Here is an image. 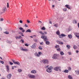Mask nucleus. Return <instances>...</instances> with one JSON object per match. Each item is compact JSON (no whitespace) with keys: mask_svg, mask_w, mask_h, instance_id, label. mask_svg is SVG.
<instances>
[{"mask_svg":"<svg viewBox=\"0 0 79 79\" xmlns=\"http://www.w3.org/2000/svg\"><path fill=\"white\" fill-rule=\"evenodd\" d=\"M73 48H74V49H75H75H76V48H77V46L75 45H74L73 46Z\"/></svg>","mask_w":79,"mask_h":79,"instance_id":"obj_34","label":"nucleus"},{"mask_svg":"<svg viewBox=\"0 0 79 79\" xmlns=\"http://www.w3.org/2000/svg\"><path fill=\"white\" fill-rule=\"evenodd\" d=\"M40 34H41V35H44V33L42 31H40L39 32Z\"/></svg>","mask_w":79,"mask_h":79,"instance_id":"obj_36","label":"nucleus"},{"mask_svg":"<svg viewBox=\"0 0 79 79\" xmlns=\"http://www.w3.org/2000/svg\"><path fill=\"white\" fill-rule=\"evenodd\" d=\"M41 55H42V52H38V55L39 56V57Z\"/></svg>","mask_w":79,"mask_h":79,"instance_id":"obj_32","label":"nucleus"},{"mask_svg":"<svg viewBox=\"0 0 79 79\" xmlns=\"http://www.w3.org/2000/svg\"><path fill=\"white\" fill-rule=\"evenodd\" d=\"M68 49H70L71 48V46L67 45H66Z\"/></svg>","mask_w":79,"mask_h":79,"instance_id":"obj_25","label":"nucleus"},{"mask_svg":"<svg viewBox=\"0 0 79 79\" xmlns=\"http://www.w3.org/2000/svg\"><path fill=\"white\" fill-rule=\"evenodd\" d=\"M69 55H71V53L70 52H69Z\"/></svg>","mask_w":79,"mask_h":79,"instance_id":"obj_60","label":"nucleus"},{"mask_svg":"<svg viewBox=\"0 0 79 79\" xmlns=\"http://www.w3.org/2000/svg\"><path fill=\"white\" fill-rule=\"evenodd\" d=\"M75 35L76 36V37H77V36H78L79 35V34L78 33H75Z\"/></svg>","mask_w":79,"mask_h":79,"instance_id":"obj_28","label":"nucleus"},{"mask_svg":"<svg viewBox=\"0 0 79 79\" xmlns=\"http://www.w3.org/2000/svg\"><path fill=\"white\" fill-rule=\"evenodd\" d=\"M57 44H60V45H63V43L61 41L58 40L57 41Z\"/></svg>","mask_w":79,"mask_h":79,"instance_id":"obj_8","label":"nucleus"},{"mask_svg":"<svg viewBox=\"0 0 79 79\" xmlns=\"http://www.w3.org/2000/svg\"><path fill=\"white\" fill-rule=\"evenodd\" d=\"M64 73H69V71L68 70L65 69L64 71Z\"/></svg>","mask_w":79,"mask_h":79,"instance_id":"obj_18","label":"nucleus"},{"mask_svg":"<svg viewBox=\"0 0 79 79\" xmlns=\"http://www.w3.org/2000/svg\"><path fill=\"white\" fill-rule=\"evenodd\" d=\"M55 48H59V45H56L55 47Z\"/></svg>","mask_w":79,"mask_h":79,"instance_id":"obj_37","label":"nucleus"},{"mask_svg":"<svg viewBox=\"0 0 79 79\" xmlns=\"http://www.w3.org/2000/svg\"><path fill=\"white\" fill-rule=\"evenodd\" d=\"M25 46H26L27 47H28V46H29V45L27 44H25Z\"/></svg>","mask_w":79,"mask_h":79,"instance_id":"obj_56","label":"nucleus"},{"mask_svg":"<svg viewBox=\"0 0 79 79\" xmlns=\"http://www.w3.org/2000/svg\"><path fill=\"white\" fill-rule=\"evenodd\" d=\"M19 29L20 30H23V28L22 27H20L19 28Z\"/></svg>","mask_w":79,"mask_h":79,"instance_id":"obj_42","label":"nucleus"},{"mask_svg":"<svg viewBox=\"0 0 79 79\" xmlns=\"http://www.w3.org/2000/svg\"><path fill=\"white\" fill-rule=\"evenodd\" d=\"M41 38L42 39H43L44 41H45V42H46V45H49L50 44V42L49 41H47L48 40L47 39V36L45 35H41Z\"/></svg>","mask_w":79,"mask_h":79,"instance_id":"obj_1","label":"nucleus"},{"mask_svg":"<svg viewBox=\"0 0 79 79\" xmlns=\"http://www.w3.org/2000/svg\"><path fill=\"white\" fill-rule=\"evenodd\" d=\"M58 56H59V55L56 54H54L52 57V58L54 60L57 59Z\"/></svg>","mask_w":79,"mask_h":79,"instance_id":"obj_2","label":"nucleus"},{"mask_svg":"<svg viewBox=\"0 0 79 79\" xmlns=\"http://www.w3.org/2000/svg\"><path fill=\"white\" fill-rule=\"evenodd\" d=\"M68 29H69V31H72V29H73V28L69 26Z\"/></svg>","mask_w":79,"mask_h":79,"instance_id":"obj_19","label":"nucleus"},{"mask_svg":"<svg viewBox=\"0 0 79 79\" xmlns=\"http://www.w3.org/2000/svg\"><path fill=\"white\" fill-rule=\"evenodd\" d=\"M0 21H3V18H1V19L0 20Z\"/></svg>","mask_w":79,"mask_h":79,"instance_id":"obj_53","label":"nucleus"},{"mask_svg":"<svg viewBox=\"0 0 79 79\" xmlns=\"http://www.w3.org/2000/svg\"><path fill=\"white\" fill-rule=\"evenodd\" d=\"M11 77V74L9 73L7 75V79H10Z\"/></svg>","mask_w":79,"mask_h":79,"instance_id":"obj_7","label":"nucleus"},{"mask_svg":"<svg viewBox=\"0 0 79 79\" xmlns=\"http://www.w3.org/2000/svg\"><path fill=\"white\" fill-rule=\"evenodd\" d=\"M12 61L13 62V63H14L15 64V63L16 62H15V60L13 59H12Z\"/></svg>","mask_w":79,"mask_h":79,"instance_id":"obj_39","label":"nucleus"},{"mask_svg":"<svg viewBox=\"0 0 79 79\" xmlns=\"http://www.w3.org/2000/svg\"><path fill=\"white\" fill-rule=\"evenodd\" d=\"M59 68H60V67H55L54 69L55 71H58Z\"/></svg>","mask_w":79,"mask_h":79,"instance_id":"obj_14","label":"nucleus"},{"mask_svg":"<svg viewBox=\"0 0 79 79\" xmlns=\"http://www.w3.org/2000/svg\"><path fill=\"white\" fill-rule=\"evenodd\" d=\"M56 34L57 35H60V31H59V30H58L56 32Z\"/></svg>","mask_w":79,"mask_h":79,"instance_id":"obj_24","label":"nucleus"},{"mask_svg":"<svg viewBox=\"0 0 79 79\" xmlns=\"http://www.w3.org/2000/svg\"><path fill=\"white\" fill-rule=\"evenodd\" d=\"M14 64H17V65H19L20 64V63L18 61H16Z\"/></svg>","mask_w":79,"mask_h":79,"instance_id":"obj_21","label":"nucleus"},{"mask_svg":"<svg viewBox=\"0 0 79 79\" xmlns=\"http://www.w3.org/2000/svg\"><path fill=\"white\" fill-rule=\"evenodd\" d=\"M34 41L35 42H38V41H37V40H35Z\"/></svg>","mask_w":79,"mask_h":79,"instance_id":"obj_55","label":"nucleus"},{"mask_svg":"<svg viewBox=\"0 0 79 79\" xmlns=\"http://www.w3.org/2000/svg\"><path fill=\"white\" fill-rule=\"evenodd\" d=\"M20 50H22V51H24V52H28V51H29L28 49H24L23 47L20 48Z\"/></svg>","mask_w":79,"mask_h":79,"instance_id":"obj_6","label":"nucleus"},{"mask_svg":"<svg viewBox=\"0 0 79 79\" xmlns=\"http://www.w3.org/2000/svg\"><path fill=\"white\" fill-rule=\"evenodd\" d=\"M22 32H25V30H22Z\"/></svg>","mask_w":79,"mask_h":79,"instance_id":"obj_62","label":"nucleus"},{"mask_svg":"<svg viewBox=\"0 0 79 79\" xmlns=\"http://www.w3.org/2000/svg\"><path fill=\"white\" fill-rule=\"evenodd\" d=\"M6 68L7 69V72H9L10 71V69L9 68V66L8 65H7L6 66Z\"/></svg>","mask_w":79,"mask_h":79,"instance_id":"obj_16","label":"nucleus"},{"mask_svg":"<svg viewBox=\"0 0 79 79\" xmlns=\"http://www.w3.org/2000/svg\"><path fill=\"white\" fill-rule=\"evenodd\" d=\"M21 41L22 43H24V40L21 39V40L20 41V42H21Z\"/></svg>","mask_w":79,"mask_h":79,"instance_id":"obj_41","label":"nucleus"},{"mask_svg":"<svg viewBox=\"0 0 79 79\" xmlns=\"http://www.w3.org/2000/svg\"><path fill=\"white\" fill-rule=\"evenodd\" d=\"M24 26L25 27H28V26H27L26 24H25Z\"/></svg>","mask_w":79,"mask_h":79,"instance_id":"obj_48","label":"nucleus"},{"mask_svg":"<svg viewBox=\"0 0 79 79\" xmlns=\"http://www.w3.org/2000/svg\"><path fill=\"white\" fill-rule=\"evenodd\" d=\"M49 66V65H48L45 67V68H48V67Z\"/></svg>","mask_w":79,"mask_h":79,"instance_id":"obj_58","label":"nucleus"},{"mask_svg":"<svg viewBox=\"0 0 79 79\" xmlns=\"http://www.w3.org/2000/svg\"><path fill=\"white\" fill-rule=\"evenodd\" d=\"M22 38H23V37H22L21 35L19 36H17L15 37V39L17 40L19 39H22Z\"/></svg>","mask_w":79,"mask_h":79,"instance_id":"obj_10","label":"nucleus"},{"mask_svg":"<svg viewBox=\"0 0 79 79\" xmlns=\"http://www.w3.org/2000/svg\"><path fill=\"white\" fill-rule=\"evenodd\" d=\"M36 73V71L34 70H32L31 71V73H33V74H35Z\"/></svg>","mask_w":79,"mask_h":79,"instance_id":"obj_15","label":"nucleus"},{"mask_svg":"<svg viewBox=\"0 0 79 79\" xmlns=\"http://www.w3.org/2000/svg\"><path fill=\"white\" fill-rule=\"evenodd\" d=\"M76 73V74L77 75H79V71H75Z\"/></svg>","mask_w":79,"mask_h":79,"instance_id":"obj_30","label":"nucleus"},{"mask_svg":"<svg viewBox=\"0 0 79 79\" xmlns=\"http://www.w3.org/2000/svg\"><path fill=\"white\" fill-rule=\"evenodd\" d=\"M78 27H79V23H78Z\"/></svg>","mask_w":79,"mask_h":79,"instance_id":"obj_64","label":"nucleus"},{"mask_svg":"<svg viewBox=\"0 0 79 79\" xmlns=\"http://www.w3.org/2000/svg\"><path fill=\"white\" fill-rule=\"evenodd\" d=\"M35 47H36V46H35V44L34 43L31 46V47L33 49H35Z\"/></svg>","mask_w":79,"mask_h":79,"instance_id":"obj_9","label":"nucleus"},{"mask_svg":"<svg viewBox=\"0 0 79 79\" xmlns=\"http://www.w3.org/2000/svg\"><path fill=\"white\" fill-rule=\"evenodd\" d=\"M49 68L50 69H51V70H52V69L53 68V67L52 66H50L49 68Z\"/></svg>","mask_w":79,"mask_h":79,"instance_id":"obj_38","label":"nucleus"},{"mask_svg":"<svg viewBox=\"0 0 79 79\" xmlns=\"http://www.w3.org/2000/svg\"><path fill=\"white\" fill-rule=\"evenodd\" d=\"M61 67H59V70L60 71H61Z\"/></svg>","mask_w":79,"mask_h":79,"instance_id":"obj_59","label":"nucleus"},{"mask_svg":"<svg viewBox=\"0 0 79 79\" xmlns=\"http://www.w3.org/2000/svg\"><path fill=\"white\" fill-rule=\"evenodd\" d=\"M35 55L36 56H37V57H39V54L37 53V52H36L35 54Z\"/></svg>","mask_w":79,"mask_h":79,"instance_id":"obj_17","label":"nucleus"},{"mask_svg":"<svg viewBox=\"0 0 79 79\" xmlns=\"http://www.w3.org/2000/svg\"><path fill=\"white\" fill-rule=\"evenodd\" d=\"M56 50L57 51H60V48H57Z\"/></svg>","mask_w":79,"mask_h":79,"instance_id":"obj_46","label":"nucleus"},{"mask_svg":"<svg viewBox=\"0 0 79 79\" xmlns=\"http://www.w3.org/2000/svg\"><path fill=\"white\" fill-rule=\"evenodd\" d=\"M73 23H74V24H76L77 23V20L74 19L73 21Z\"/></svg>","mask_w":79,"mask_h":79,"instance_id":"obj_27","label":"nucleus"},{"mask_svg":"<svg viewBox=\"0 0 79 79\" xmlns=\"http://www.w3.org/2000/svg\"><path fill=\"white\" fill-rule=\"evenodd\" d=\"M19 23H23V21H22L21 20H20L19 21Z\"/></svg>","mask_w":79,"mask_h":79,"instance_id":"obj_57","label":"nucleus"},{"mask_svg":"<svg viewBox=\"0 0 79 79\" xmlns=\"http://www.w3.org/2000/svg\"><path fill=\"white\" fill-rule=\"evenodd\" d=\"M68 37L69 39H71L72 38V37H73V36L71 35H68Z\"/></svg>","mask_w":79,"mask_h":79,"instance_id":"obj_20","label":"nucleus"},{"mask_svg":"<svg viewBox=\"0 0 79 79\" xmlns=\"http://www.w3.org/2000/svg\"><path fill=\"white\" fill-rule=\"evenodd\" d=\"M63 10H64V11H67V8H65L63 9Z\"/></svg>","mask_w":79,"mask_h":79,"instance_id":"obj_31","label":"nucleus"},{"mask_svg":"<svg viewBox=\"0 0 79 79\" xmlns=\"http://www.w3.org/2000/svg\"><path fill=\"white\" fill-rule=\"evenodd\" d=\"M66 35H64L63 34H62L60 35H59V38H60L61 39L62 38V37H66Z\"/></svg>","mask_w":79,"mask_h":79,"instance_id":"obj_5","label":"nucleus"},{"mask_svg":"<svg viewBox=\"0 0 79 79\" xmlns=\"http://www.w3.org/2000/svg\"><path fill=\"white\" fill-rule=\"evenodd\" d=\"M28 76L29 77L30 79H34L35 77V75H31V74H28Z\"/></svg>","mask_w":79,"mask_h":79,"instance_id":"obj_4","label":"nucleus"},{"mask_svg":"<svg viewBox=\"0 0 79 79\" xmlns=\"http://www.w3.org/2000/svg\"><path fill=\"white\" fill-rule=\"evenodd\" d=\"M42 62L44 63V64H48V60L47 59H44L42 60Z\"/></svg>","mask_w":79,"mask_h":79,"instance_id":"obj_3","label":"nucleus"},{"mask_svg":"<svg viewBox=\"0 0 79 79\" xmlns=\"http://www.w3.org/2000/svg\"><path fill=\"white\" fill-rule=\"evenodd\" d=\"M65 6V7H66V8L68 9H69V10H71V8H70V6H69V5H66Z\"/></svg>","mask_w":79,"mask_h":79,"instance_id":"obj_13","label":"nucleus"},{"mask_svg":"<svg viewBox=\"0 0 79 79\" xmlns=\"http://www.w3.org/2000/svg\"><path fill=\"white\" fill-rule=\"evenodd\" d=\"M41 29L42 30H45V27H44L41 28Z\"/></svg>","mask_w":79,"mask_h":79,"instance_id":"obj_40","label":"nucleus"},{"mask_svg":"<svg viewBox=\"0 0 79 79\" xmlns=\"http://www.w3.org/2000/svg\"><path fill=\"white\" fill-rule=\"evenodd\" d=\"M20 35H22V36L23 37L24 36V35H23V33H20Z\"/></svg>","mask_w":79,"mask_h":79,"instance_id":"obj_51","label":"nucleus"},{"mask_svg":"<svg viewBox=\"0 0 79 79\" xmlns=\"http://www.w3.org/2000/svg\"><path fill=\"white\" fill-rule=\"evenodd\" d=\"M0 61L1 62V63H2V64H4V62L3 61Z\"/></svg>","mask_w":79,"mask_h":79,"instance_id":"obj_50","label":"nucleus"},{"mask_svg":"<svg viewBox=\"0 0 79 79\" xmlns=\"http://www.w3.org/2000/svg\"><path fill=\"white\" fill-rule=\"evenodd\" d=\"M44 34H47V32H44Z\"/></svg>","mask_w":79,"mask_h":79,"instance_id":"obj_61","label":"nucleus"},{"mask_svg":"<svg viewBox=\"0 0 79 79\" xmlns=\"http://www.w3.org/2000/svg\"><path fill=\"white\" fill-rule=\"evenodd\" d=\"M6 7H3V9L2 10L3 12H2L1 13H5V11H6Z\"/></svg>","mask_w":79,"mask_h":79,"instance_id":"obj_12","label":"nucleus"},{"mask_svg":"<svg viewBox=\"0 0 79 79\" xmlns=\"http://www.w3.org/2000/svg\"><path fill=\"white\" fill-rule=\"evenodd\" d=\"M68 70L69 71H71V67L68 68Z\"/></svg>","mask_w":79,"mask_h":79,"instance_id":"obj_44","label":"nucleus"},{"mask_svg":"<svg viewBox=\"0 0 79 79\" xmlns=\"http://www.w3.org/2000/svg\"><path fill=\"white\" fill-rule=\"evenodd\" d=\"M6 42H7V43H9V44H10V43H11V42H10V41H9V40H7Z\"/></svg>","mask_w":79,"mask_h":79,"instance_id":"obj_49","label":"nucleus"},{"mask_svg":"<svg viewBox=\"0 0 79 79\" xmlns=\"http://www.w3.org/2000/svg\"><path fill=\"white\" fill-rule=\"evenodd\" d=\"M6 34H9V32L8 31H6L5 32Z\"/></svg>","mask_w":79,"mask_h":79,"instance_id":"obj_43","label":"nucleus"},{"mask_svg":"<svg viewBox=\"0 0 79 79\" xmlns=\"http://www.w3.org/2000/svg\"><path fill=\"white\" fill-rule=\"evenodd\" d=\"M21 71H22V70H21V69H18V72H19V73H21Z\"/></svg>","mask_w":79,"mask_h":79,"instance_id":"obj_35","label":"nucleus"},{"mask_svg":"<svg viewBox=\"0 0 79 79\" xmlns=\"http://www.w3.org/2000/svg\"><path fill=\"white\" fill-rule=\"evenodd\" d=\"M54 26H55L56 27H58V24L56 23L54 25Z\"/></svg>","mask_w":79,"mask_h":79,"instance_id":"obj_26","label":"nucleus"},{"mask_svg":"<svg viewBox=\"0 0 79 79\" xmlns=\"http://www.w3.org/2000/svg\"><path fill=\"white\" fill-rule=\"evenodd\" d=\"M46 71L48 72V73H50L52 72V70L51 69H50L49 68H48L46 69Z\"/></svg>","mask_w":79,"mask_h":79,"instance_id":"obj_11","label":"nucleus"},{"mask_svg":"<svg viewBox=\"0 0 79 79\" xmlns=\"http://www.w3.org/2000/svg\"><path fill=\"white\" fill-rule=\"evenodd\" d=\"M7 7L8 8H9V4L8 2L7 3Z\"/></svg>","mask_w":79,"mask_h":79,"instance_id":"obj_54","label":"nucleus"},{"mask_svg":"<svg viewBox=\"0 0 79 79\" xmlns=\"http://www.w3.org/2000/svg\"><path fill=\"white\" fill-rule=\"evenodd\" d=\"M27 23H31L30 22V21H29V20H27Z\"/></svg>","mask_w":79,"mask_h":79,"instance_id":"obj_47","label":"nucleus"},{"mask_svg":"<svg viewBox=\"0 0 79 79\" xmlns=\"http://www.w3.org/2000/svg\"><path fill=\"white\" fill-rule=\"evenodd\" d=\"M26 32H31V31L30 29H28L26 31Z\"/></svg>","mask_w":79,"mask_h":79,"instance_id":"obj_23","label":"nucleus"},{"mask_svg":"<svg viewBox=\"0 0 79 79\" xmlns=\"http://www.w3.org/2000/svg\"><path fill=\"white\" fill-rule=\"evenodd\" d=\"M9 64L10 65H13V63L11 62H9Z\"/></svg>","mask_w":79,"mask_h":79,"instance_id":"obj_45","label":"nucleus"},{"mask_svg":"<svg viewBox=\"0 0 79 79\" xmlns=\"http://www.w3.org/2000/svg\"><path fill=\"white\" fill-rule=\"evenodd\" d=\"M64 52H63L62 51H61L60 52V55H64Z\"/></svg>","mask_w":79,"mask_h":79,"instance_id":"obj_29","label":"nucleus"},{"mask_svg":"<svg viewBox=\"0 0 79 79\" xmlns=\"http://www.w3.org/2000/svg\"><path fill=\"white\" fill-rule=\"evenodd\" d=\"M68 78L69 79H73V77L71 75H69L68 76Z\"/></svg>","mask_w":79,"mask_h":79,"instance_id":"obj_22","label":"nucleus"},{"mask_svg":"<svg viewBox=\"0 0 79 79\" xmlns=\"http://www.w3.org/2000/svg\"><path fill=\"white\" fill-rule=\"evenodd\" d=\"M38 48L39 49H40V50H42V49H43V48L41 46H39Z\"/></svg>","mask_w":79,"mask_h":79,"instance_id":"obj_33","label":"nucleus"},{"mask_svg":"<svg viewBox=\"0 0 79 79\" xmlns=\"http://www.w3.org/2000/svg\"><path fill=\"white\" fill-rule=\"evenodd\" d=\"M77 37L78 39H79V35H78V36H77Z\"/></svg>","mask_w":79,"mask_h":79,"instance_id":"obj_63","label":"nucleus"},{"mask_svg":"<svg viewBox=\"0 0 79 79\" xmlns=\"http://www.w3.org/2000/svg\"><path fill=\"white\" fill-rule=\"evenodd\" d=\"M44 44V43H43V42H40V45H43V44Z\"/></svg>","mask_w":79,"mask_h":79,"instance_id":"obj_52","label":"nucleus"}]
</instances>
